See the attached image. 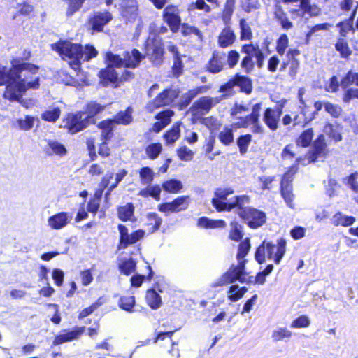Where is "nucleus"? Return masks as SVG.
Segmentation results:
<instances>
[{
	"label": "nucleus",
	"mask_w": 358,
	"mask_h": 358,
	"mask_svg": "<svg viewBox=\"0 0 358 358\" xmlns=\"http://www.w3.org/2000/svg\"><path fill=\"white\" fill-rule=\"evenodd\" d=\"M39 67L22 62L20 58L11 61V68H0V85L6 83L3 96L9 101H18L30 89L40 86Z\"/></svg>",
	"instance_id": "f257e3e1"
},
{
	"label": "nucleus",
	"mask_w": 358,
	"mask_h": 358,
	"mask_svg": "<svg viewBox=\"0 0 358 358\" xmlns=\"http://www.w3.org/2000/svg\"><path fill=\"white\" fill-rule=\"evenodd\" d=\"M52 48L57 51L64 60L69 62L70 66L76 71L82 62H87L97 55L96 50L92 45L85 47L69 41H61L52 45Z\"/></svg>",
	"instance_id": "f03ea898"
},
{
	"label": "nucleus",
	"mask_w": 358,
	"mask_h": 358,
	"mask_svg": "<svg viewBox=\"0 0 358 358\" xmlns=\"http://www.w3.org/2000/svg\"><path fill=\"white\" fill-rule=\"evenodd\" d=\"M250 249V239L248 238L244 239L238 245L236 259L237 265H232L230 268L224 273L219 279H217L213 285L214 287L223 286L235 281H239L241 283L249 282L251 277H248L245 272V265L247 260L245 256Z\"/></svg>",
	"instance_id": "7ed1b4c3"
},
{
	"label": "nucleus",
	"mask_w": 358,
	"mask_h": 358,
	"mask_svg": "<svg viewBox=\"0 0 358 358\" xmlns=\"http://www.w3.org/2000/svg\"><path fill=\"white\" fill-rule=\"evenodd\" d=\"M234 190L231 187H219L214 192L212 204L219 212L229 211L235 207H243L250 203V198L246 195L235 196L227 202V197L232 194Z\"/></svg>",
	"instance_id": "20e7f679"
},
{
	"label": "nucleus",
	"mask_w": 358,
	"mask_h": 358,
	"mask_svg": "<svg viewBox=\"0 0 358 358\" xmlns=\"http://www.w3.org/2000/svg\"><path fill=\"white\" fill-rule=\"evenodd\" d=\"M286 244L284 238L278 240L276 245L271 242L263 241L256 250V261L259 264H263L266 260H273L274 263L278 264L285 253Z\"/></svg>",
	"instance_id": "39448f33"
},
{
	"label": "nucleus",
	"mask_w": 358,
	"mask_h": 358,
	"mask_svg": "<svg viewBox=\"0 0 358 358\" xmlns=\"http://www.w3.org/2000/svg\"><path fill=\"white\" fill-rule=\"evenodd\" d=\"M143 58L142 54L136 49H134L131 52H126L123 59L112 52L106 54L108 66L117 68L122 66L136 68Z\"/></svg>",
	"instance_id": "423d86ee"
},
{
	"label": "nucleus",
	"mask_w": 358,
	"mask_h": 358,
	"mask_svg": "<svg viewBox=\"0 0 358 358\" xmlns=\"http://www.w3.org/2000/svg\"><path fill=\"white\" fill-rule=\"evenodd\" d=\"M239 216L245 220L248 225L252 229L262 226L266 220V214L255 208L238 207Z\"/></svg>",
	"instance_id": "0eeeda50"
},
{
	"label": "nucleus",
	"mask_w": 358,
	"mask_h": 358,
	"mask_svg": "<svg viewBox=\"0 0 358 358\" xmlns=\"http://www.w3.org/2000/svg\"><path fill=\"white\" fill-rule=\"evenodd\" d=\"M145 49L146 55L150 57L154 63L159 64L162 62L164 48L159 37L153 36L152 38L150 36L146 41Z\"/></svg>",
	"instance_id": "6e6552de"
},
{
	"label": "nucleus",
	"mask_w": 358,
	"mask_h": 358,
	"mask_svg": "<svg viewBox=\"0 0 358 358\" xmlns=\"http://www.w3.org/2000/svg\"><path fill=\"white\" fill-rule=\"evenodd\" d=\"M117 227L120 234L118 250L127 248L128 246L141 240L145 236V231L142 229H138L129 234L128 229L124 225L119 224Z\"/></svg>",
	"instance_id": "1a4fd4ad"
},
{
	"label": "nucleus",
	"mask_w": 358,
	"mask_h": 358,
	"mask_svg": "<svg viewBox=\"0 0 358 358\" xmlns=\"http://www.w3.org/2000/svg\"><path fill=\"white\" fill-rule=\"evenodd\" d=\"M224 97L225 95L216 97L202 96L193 103L190 108V111L193 115H196L197 113L202 115L206 114L208 113L214 106L220 103Z\"/></svg>",
	"instance_id": "9d476101"
},
{
	"label": "nucleus",
	"mask_w": 358,
	"mask_h": 358,
	"mask_svg": "<svg viewBox=\"0 0 358 358\" xmlns=\"http://www.w3.org/2000/svg\"><path fill=\"white\" fill-rule=\"evenodd\" d=\"M179 91L177 89H166L160 93L152 101L148 103L147 108L152 111L159 107L172 103L178 96Z\"/></svg>",
	"instance_id": "9b49d317"
},
{
	"label": "nucleus",
	"mask_w": 358,
	"mask_h": 358,
	"mask_svg": "<svg viewBox=\"0 0 358 358\" xmlns=\"http://www.w3.org/2000/svg\"><path fill=\"white\" fill-rule=\"evenodd\" d=\"M189 204V196H179L171 202L162 203L158 206L160 212L164 213H178L186 210Z\"/></svg>",
	"instance_id": "f8f14e48"
},
{
	"label": "nucleus",
	"mask_w": 358,
	"mask_h": 358,
	"mask_svg": "<svg viewBox=\"0 0 358 358\" xmlns=\"http://www.w3.org/2000/svg\"><path fill=\"white\" fill-rule=\"evenodd\" d=\"M64 122V127L72 134L84 129L89 124L87 117H84V114L82 113L68 115Z\"/></svg>",
	"instance_id": "ddd939ff"
},
{
	"label": "nucleus",
	"mask_w": 358,
	"mask_h": 358,
	"mask_svg": "<svg viewBox=\"0 0 358 358\" xmlns=\"http://www.w3.org/2000/svg\"><path fill=\"white\" fill-rule=\"evenodd\" d=\"M118 75L119 73L114 69V67L109 66L105 70H102L100 72V76L102 78L103 85H108L109 83L115 84L118 80H127L130 77L131 72L124 70L121 77L119 78Z\"/></svg>",
	"instance_id": "4468645a"
},
{
	"label": "nucleus",
	"mask_w": 358,
	"mask_h": 358,
	"mask_svg": "<svg viewBox=\"0 0 358 358\" xmlns=\"http://www.w3.org/2000/svg\"><path fill=\"white\" fill-rule=\"evenodd\" d=\"M164 20L169 24L172 31L176 32L178 30L180 24V18L179 17L178 8L173 6H169L165 8L163 14Z\"/></svg>",
	"instance_id": "2eb2a0df"
},
{
	"label": "nucleus",
	"mask_w": 358,
	"mask_h": 358,
	"mask_svg": "<svg viewBox=\"0 0 358 358\" xmlns=\"http://www.w3.org/2000/svg\"><path fill=\"white\" fill-rule=\"evenodd\" d=\"M85 330V327H75L73 330H63L55 336L53 345H57L78 339L84 333Z\"/></svg>",
	"instance_id": "dca6fc26"
},
{
	"label": "nucleus",
	"mask_w": 358,
	"mask_h": 358,
	"mask_svg": "<svg viewBox=\"0 0 358 358\" xmlns=\"http://www.w3.org/2000/svg\"><path fill=\"white\" fill-rule=\"evenodd\" d=\"M77 78L69 75L65 71L57 72L56 80L59 83H64L66 85L79 86L87 84L86 76L81 72L77 73Z\"/></svg>",
	"instance_id": "f3484780"
},
{
	"label": "nucleus",
	"mask_w": 358,
	"mask_h": 358,
	"mask_svg": "<svg viewBox=\"0 0 358 358\" xmlns=\"http://www.w3.org/2000/svg\"><path fill=\"white\" fill-rule=\"evenodd\" d=\"M113 16L108 11H98L94 13L92 17L90 20V23L93 30L101 31L103 27L107 24L111 20Z\"/></svg>",
	"instance_id": "a211bd4d"
},
{
	"label": "nucleus",
	"mask_w": 358,
	"mask_h": 358,
	"mask_svg": "<svg viewBox=\"0 0 358 358\" xmlns=\"http://www.w3.org/2000/svg\"><path fill=\"white\" fill-rule=\"evenodd\" d=\"M282 113V110L268 108L263 115V121L265 124L272 131L278 128V123Z\"/></svg>",
	"instance_id": "6ab92c4d"
},
{
	"label": "nucleus",
	"mask_w": 358,
	"mask_h": 358,
	"mask_svg": "<svg viewBox=\"0 0 358 358\" xmlns=\"http://www.w3.org/2000/svg\"><path fill=\"white\" fill-rule=\"evenodd\" d=\"M326 143L324 137L322 134L320 135L317 139L314 142V150L308 155V162H315L319 158H322L326 155Z\"/></svg>",
	"instance_id": "aec40b11"
},
{
	"label": "nucleus",
	"mask_w": 358,
	"mask_h": 358,
	"mask_svg": "<svg viewBox=\"0 0 358 358\" xmlns=\"http://www.w3.org/2000/svg\"><path fill=\"white\" fill-rule=\"evenodd\" d=\"M71 220V216L62 212L50 216L48 220V224L51 229H60L66 227Z\"/></svg>",
	"instance_id": "412c9836"
},
{
	"label": "nucleus",
	"mask_w": 358,
	"mask_h": 358,
	"mask_svg": "<svg viewBox=\"0 0 358 358\" xmlns=\"http://www.w3.org/2000/svg\"><path fill=\"white\" fill-rule=\"evenodd\" d=\"M47 144L45 146V151L48 155H57L63 157L67 154L66 147L55 139H48L45 141Z\"/></svg>",
	"instance_id": "4be33fe9"
},
{
	"label": "nucleus",
	"mask_w": 358,
	"mask_h": 358,
	"mask_svg": "<svg viewBox=\"0 0 358 358\" xmlns=\"http://www.w3.org/2000/svg\"><path fill=\"white\" fill-rule=\"evenodd\" d=\"M298 15L306 17L317 16L320 13V8L315 4L311 3V0H300V9L295 11Z\"/></svg>",
	"instance_id": "5701e85b"
},
{
	"label": "nucleus",
	"mask_w": 358,
	"mask_h": 358,
	"mask_svg": "<svg viewBox=\"0 0 358 358\" xmlns=\"http://www.w3.org/2000/svg\"><path fill=\"white\" fill-rule=\"evenodd\" d=\"M174 113L171 110H166L159 113L155 118L159 121L155 122L152 126V131L158 133L162 130L166 126L171 122V118L173 115Z\"/></svg>",
	"instance_id": "b1692460"
},
{
	"label": "nucleus",
	"mask_w": 358,
	"mask_h": 358,
	"mask_svg": "<svg viewBox=\"0 0 358 358\" xmlns=\"http://www.w3.org/2000/svg\"><path fill=\"white\" fill-rule=\"evenodd\" d=\"M167 50L173 55V71L176 76L180 75L182 70V63L181 61V55H180L177 47L172 43H169L166 45Z\"/></svg>",
	"instance_id": "393cba45"
},
{
	"label": "nucleus",
	"mask_w": 358,
	"mask_h": 358,
	"mask_svg": "<svg viewBox=\"0 0 358 358\" xmlns=\"http://www.w3.org/2000/svg\"><path fill=\"white\" fill-rule=\"evenodd\" d=\"M235 38L234 31L229 27H225L218 36V44L221 48H224L232 45Z\"/></svg>",
	"instance_id": "a878e982"
},
{
	"label": "nucleus",
	"mask_w": 358,
	"mask_h": 358,
	"mask_svg": "<svg viewBox=\"0 0 358 358\" xmlns=\"http://www.w3.org/2000/svg\"><path fill=\"white\" fill-rule=\"evenodd\" d=\"M36 120H38L37 117L27 115L24 117L16 119L13 122V126L22 131H29L34 127Z\"/></svg>",
	"instance_id": "bb28decb"
},
{
	"label": "nucleus",
	"mask_w": 358,
	"mask_h": 358,
	"mask_svg": "<svg viewBox=\"0 0 358 358\" xmlns=\"http://www.w3.org/2000/svg\"><path fill=\"white\" fill-rule=\"evenodd\" d=\"M104 108V106H102L95 101H92L87 105L85 112L82 113L84 114V117H87V121L90 123L93 122V117L102 112Z\"/></svg>",
	"instance_id": "cd10ccee"
},
{
	"label": "nucleus",
	"mask_w": 358,
	"mask_h": 358,
	"mask_svg": "<svg viewBox=\"0 0 358 358\" xmlns=\"http://www.w3.org/2000/svg\"><path fill=\"white\" fill-rule=\"evenodd\" d=\"M162 222V218L155 213H149L145 216V225L150 233L157 231Z\"/></svg>",
	"instance_id": "c85d7f7f"
},
{
	"label": "nucleus",
	"mask_w": 358,
	"mask_h": 358,
	"mask_svg": "<svg viewBox=\"0 0 358 358\" xmlns=\"http://www.w3.org/2000/svg\"><path fill=\"white\" fill-rule=\"evenodd\" d=\"M145 299L148 305L152 309H158L162 305L161 296L153 289L147 291Z\"/></svg>",
	"instance_id": "c756f323"
},
{
	"label": "nucleus",
	"mask_w": 358,
	"mask_h": 358,
	"mask_svg": "<svg viewBox=\"0 0 358 358\" xmlns=\"http://www.w3.org/2000/svg\"><path fill=\"white\" fill-rule=\"evenodd\" d=\"M197 224L200 227L203 228H210V229H216V228H224L226 227V223L224 220H210L207 217H201L198 220Z\"/></svg>",
	"instance_id": "7c9ffc66"
},
{
	"label": "nucleus",
	"mask_w": 358,
	"mask_h": 358,
	"mask_svg": "<svg viewBox=\"0 0 358 358\" xmlns=\"http://www.w3.org/2000/svg\"><path fill=\"white\" fill-rule=\"evenodd\" d=\"M281 194L287 206L294 208V194L291 185L287 184L285 179L281 181Z\"/></svg>",
	"instance_id": "2f4dec72"
},
{
	"label": "nucleus",
	"mask_w": 358,
	"mask_h": 358,
	"mask_svg": "<svg viewBox=\"0 0 358 358\" xmlns=\"http://www.w3.org/2000/svg\"><path fill=\"white\" fill-rule=\"evenodd\" d=\"M218 139L224 145H229L234 142L232 126H226L218 134Z\"/></svg>",
	"instance_id": "473e14b6"
},
{
	"label": "nucleus",
	"mask_w": 358,
	"mask_h": 358,
	"mask_svg": "<svg viewBox=\"0 0 358 358\" xmlns=\"http://www.w3.org/2000/svg\"><path fill=\"white\" fill-rule=\"evenodd\" d=\"M235 86L240 87L241 91L245 92L246 94H250L252 91V82L250 79L244 76L237 75L234 78Z\"/></svg>",
	"instance_id": "72a5a7b5"
},
{
	"label": "nucleus",
	"mask_w": 358,
	"mask_h": 358,
	"mask_svg": "<svg viewBox=\"0 0 358 358\" xmlns=\"http://www.w3.org/2000/svg\"><path fill=\"white\" fill-rule=\"evenodd\" d=\"M261 110H262V103H257L254 104L252 108L251 113L245 117L243 122L241 124V127H249L248 120V121H255L256 120V122H257V120H259Z\"/></svg>",
	"instance_id": "f704fd0d"
},
{
	"label": "nucleus",
	"mask_w": 358,
	"mask_h": 358,
	"mask_svg": "<svg viewBox=\"0 0 358 358\" xmlns=\"http://www.w3.org/2000/svg\"><path fill=\"white\" fill-rule=\"evenodd\" d=\"M180 135V124L176 123L170 130L164 134V138L167 144H173L179 138Z\"/></svg>",
	"instance_id": "c9c22d12"
},
{
	"label": "nucleus",
	"mask_w": 358,
	"mask_h": 358,
	"mask_svg": "<svg viewBox=\"0 0 358 358\" xmlns=\"http://www.w3.org/2000/svg\"><path fill=\"white\" fill-rule=\"evenodd\" d=\"M292 332L286 327H279L272 331L271 338L274 342L289 339Z\"/></svg>",
	"instance_id": "e433bc0d"
},
{
	"label": "nucleus",
	"mask_w": 358,
	"mask_h": 358,
	"mask_svg": "<svg viewBox=\"0 0 358 358\" xmlns=\"http://www.w3.org/2000/svg\"><path fill=\"white\" fill-rule=\"evenodd\" d=\"M122 15L124 17L130 19H134L137 15V6L135 0H128L127 4L123 6Z\"/></svg>",
	"instance_id": "4c0bfd02"
},
{
	"label": "nucleus",
	"mask_w": 358,
	"mask_h": 358,
	"mask_svg": "<svg viewBox=\"0 0 358 358\" xmlns=\"http://www.w3.org/2000/svg\"><path fill=\"white\" fill-rule=\"evenodd\" d=\"M248 289L245 287L238 288V285H232L228 291V298L232 302H236L241 299L246 293Z\"/></svg>",
	"instance_id": "58836bf2"
},
{
	"label": "nucleus",
	"mask_w": 358,
	"mask_h": 358,
	"mask_svg": "<svg viewBox=\"0 0 358 358\" xmlns=\"http://www.w3.org/2000/svg\"><path fill=\"white\" fill-rule=\"evenodd\" d=\"M113 126L112 120H103L99 124V128L102 130L101 138L105 142L111 138Z\"/></svg>",
	"instance_id": "ea45409f"
},
{
	"label": "nucleus",
	"mask_w": 358,
	"mask_h": 358,
	"mask_svg": "<svg viewBox=\"0 0 358 358\" xmlns=\"http://www.w3.org/2000/svg\"><path fill=\"white\" fill-rule=\"evenodd\" d=\"M61 110L58 107L49 108L41 114V119L49 122H55L59 119Z\"/></svg>",
	"instance_id": "a19ab883"
},
{
	"label": "nucleus",
	"mask_w": 358,
	"mask_h": 358,
	"mask_svg": "<svg viewBox=\"0 0 358 358\" xmlns=\"http://www.w3.org/2000/svg\"><path fill=\"white\" fill-rule=\"evenodd\" d=\"M136 264L132 259H128L121 261L118 264L120 271L129 275L135 271Z\"/></svg>",
	"instance_id": "79ce46f5"
},
{
	"label": "nucleus",
	"mask_w": 358,
	"mask_h": 358,
	"mask_svg": "<svg viewBox=\"0 0 358 358\" xmlns=\"http://www.w3.org/2000/svg\"><path fill=\"white\" fill-rule=\"evenodd\" d=\"M224 59L218 55H213L212 59L210 60L208 69L213 73L220 72L223 68Z\"/></svg>",
	"instance_id": "37998d69"
},
{
	"label": "nucleus",
	"mask_w": 358,
	"mask_h": 358,
	"mask_svg": "<svg viewBox=\"0 0 358 358\" xmlns=\"http://www.w3.org/2000/svg\"><path fill=\"white\" fill-rule=\"evenodd\" d=\"M355 220V219L353 217L346 216L340 213L334 215L331 219V222L335 226L342 225L345 227L352 224Z\"/></svg>",
	"instance_id": "c03bdc74"
},
{
	"label": "nucleus",
	"mask_w": 358,
	"mask_h": 358,
	"mask_svg": "<svg viewBox=\"0 0 358 358\" xmlns=\"http://www.w3.org/2000/svg\"><path fill=\"white\" fill-rule=\"evenodd\" d=\"M162 188L169 193H177L182 188V184L180 180L171 179L162 184Z\"/></svg>",
	"instance_id": "a18cd8bd"
},
{
	"label": "nucleus",
	"mask_w": 358,
	"mask_h": 358,
	"mask_svg": "<svg viewBox=\"0 0 358 358\" xmlns=\"http://www.w3.org/2000/svg\"><path fill=\"white\" fill-rule=\"evenodd\" d=\"M229 238L234 241H239L243 236V227L236 222L230 224Z\"/></svg>",
	"instance_id": "49530a36"
},
{
	"label": "nucleus",
	"mask_w": 358,
	"mask_h": 358,
	"mask_svg": "<svg viewBox=\"0 0 358 358\" xmlns=\"http://www.w3.org/2000/svg\"><path fill=\"white\" fill-rule=\"evenodd\" d=\"M134 214V206L131 203L120 207L118 209V217L122 221L130 220Z\"/></svg>",
	"instance_id": "de8ad7c7"
},
{
	"label": "nucleus",
	"mask_w": 358,
	"mask_h": 358,
	"mask_svg": "<svg viewBox=\"0 0 358 358\" xmlns=\"http://www.w3.org/2000/svg\"><path fill=\"white\" fill-rule=\"evenodd\" d=\"M313 137V131L312 129L305 130L296 140V144L302 147H308L310 144Z\"/></svg>",
	"instance_id": "09e8293b"
},
{
	"label": "nucleus",
	"mask_w": 358,
	"mask_h": 358,
	"mask_svg": "<svg viewBox=\"0 0 358 358\" xmlns=\"http://www.w3.org/2000/svg\"><path fill=\"white\" fill-rule=\"evenodd\" d=\"M252 141V136L250 134H245L238 137L237 139V145L241 155L247 152L248 147Z\"/></svg>",
	"instance_id": "8fccbe9b"
},
{
	"label": "nucleus",
	"mask_w": 358,
	"mask_h": 358,
	"mask_svg": "<svg viewBox=\"0 0 358 358\" xmlns=\"http://www.w3.org/2000/svg\"><path fill=\"white\" fill-rule=\"evenodd\" d=\"M131 109L128 108L126 110L120 112L113 120V123L127 124L132 121Z\"/></svg>",
	"instance_id": "3c124183"
},
{
	"label": "nucleus",
	"mask_w": 358,
	"mask_h": 358,
	"mask_svg": "<svg viewBox=\"0 0 358 358\" xmlns=\"http://www.w3.org/2000/svg\"><path fill=\"white\" fill-rule=\"evenodd\" d=\"M139 176L142 185H149L153 180L155 173L153 171L146 166L140 169Z\"/></svg>",
	"instance_id": "603ef678"
},
{
	"label": "nucleus",
	"mask_w": 358,
	"mask_h": 358,
	"mask_svg": "<svg viewBox=\"0 0 358 358\" xmlns=\"http://www.w3.org/2000/svg\"><path fill=\"white\" fill-rule=\"evenodd\" d=\"M352 84L358 86V73L350 71L341 80V85L343 88H347L349 85Z\"/></svg>",
	"instance_id": "864d4df0"
},
{
	"label": "nucleus",
	"mask_w": 358,
	"mask_h": 358,
	"mask_svg": "<svg viewBox=\"0 0 358 358\" xmlns=\"http://www.w3.org/2000/svg\"><path fill=\"white\" fill-rule=\"evenodd\" d=\"M135 305V298L133 296H122L119 301L120 307L127 311L132 312Z\"/></svg>",
	"instance_id": "5fc2aeb1"
},
{
	"label": "nucleus",
	"mask_w": 358,
	"mask_h": 358,
	"mask_svg": "<svg viewBox=\"0 0 358 358\" xmlns=\"http://www.w3.org/2000/svg\"><path fill=\"white\" fill-rule=\"evenodd\" d=\"M324 131L336 141H339L342 138L338 126L327 124L324 127Z\"/></svg>",
	"instance_id": "6e6d98bb"
},
{
	"label": "nucleus",
	"mask_w": 358,
	"mask_h": 358,
	"mask_svg": "<svg viewBox=\"0 0 358 358\" xmlns=\"http://www.w3.org/2000/svg\"><path fill=\"white\" fill-rule=\"evenodd\" d=\"M162 150V146L160 143H152L145 149V153L151 159H156Z\"/></svg>",
	"instance_id": "4d7b16f0"
},
{
	"label": "nucleus",
	"mask_w": 358,
	"mask_h": 358,
	"mask_svg": "<svg viewBox=\"0 0 358 358\" xmlns=\"http://www.w3.org/2000/svg\"><path fill=\"white\" fill-rule=\"evenodd\" d=\"M341 8L345 11L352 10V13L350 17H352V19H354L356 10L358 8V1L343 0V1L341 3Z\"/></svg>",
	"instance_id": "13d9d810"
},
{
	"label": "nucleus",
	"mask_w": 358,
	"mask_h": 358,
	"mask_svg": "<svg viewBox=\"0 0 358 358\" xmlns=\"http://www.w3.org/2000/svg\"><path fill=\"white\" fill-rule=\"evenodd\" d=\"M209 89L210 87L208 86L203 85L190 90L185 95V101L190 102L191 100L196 97L197 95L207 92Z\"/></svg>",
	"instance_id": "bf43d9fd"
},
{
	"label": "nucleus",
	"mask_w": 358,
	"mask_h": 358,
	"mask_svg": "<svg viewBox=\"0 0 358 358\" xmlns=\"http://www.w3.org/2000/svg\"><path fill=\"white\" fill-rule=\"evenodd\" d=\"M241 28V40H250L252 38V32L250 27L246 22L245 20L241 19L240 20Z\"/></svg>",
	"instance_id": "052dcab7"
},
{
	"label": "nucleus",
	"mask_w": 358,
	"mask_h": 358,
	"mask_svg": "<svg viewBox=\"0 0 358 358\" xmlns=\"http://www.w3.org/2000/svg\"><path fill=\"white\" fill-rule=\"evenodd\" d=\"M235 3L236 0H226L223 10V20L226 24L229 23L231 19V16L234 12Z\"/></svg>",
	"instance_id": "680f3d73"
},
{
	"label": "nucleus",
	"mask_w": 358,
	"mask_h": 358,
	"mask_svg": "<svg viewBox=\"0 0 358 358\" xmlns=\"http://www.w3.org/2000/svg\"><path fill=\"white\" fill-rule=\"evenodd\" d=\"M310 324V320L309 317L306 315H301L292 322L290 327L294 329H299L308 327Z\"/></svg>",
	"instance_id": "e2e57ef3"
},
{
	"label": "nucleus",
	"mask_w": 358,
	"mask_h": 358,
	"mask_svg": "<svg viewBox=\"0 0 358 358\" xmlns=\"http://www.w3.org/2000/svg\"><path fill=\"white\" fill-rule=\"evenodd\" d=\"M202 122L211 131L218 130L222 125L220 121L213 116L204 118Z\"/></svg>",
	"instance_id": "0e129e2a"
},
{
	"label": "nucleus",
	"mask_w": 358,
	"mask_h": 358,
	"mask_svg": "<svg viewBox=\"0 0 358 358\" xmlns=\"http://www.w3.org/2000/svg\"><path fill=\"white\" fill-rule=\"evenodd\" d=\"M178 157L183 161H190L193 159L194 152L187 146H182L177 150Z\"/></svg>",
	"instance_id": "69168bd1"
},
{
	"label": "nucleus",
	"mask_w": 358,
	"mask_h": 358,
	"mask_svg": "<svg viewBox=\"0 0 358 358\" xmlns=\"http://www.w3.org/2000/svg\"><path fill=\"white\" fill-rule=\"evenodd\" d=\"M288 37L286 34H282L277 41L276 50L277 52L283 55L285 52L287 48L288 47Z\"/></svg>",
	"instance_id": "338daca9"
},
{
	"label": "nucleus",
	"mask_w": 358,
	"mask_h": 358,
	"mask_svg": "<svg viewBox=\"0 0 358 358\" xmlns=\"http://www.w3.org/2000/svg\"><path fill=\"white\" fill-rule=\"evenodd\" d=\"M324 109L334 117H338L341 115L342 108L329 102H324Z\"/></svg>",
	"instance_id": "774afa93"
}]
</instances>
